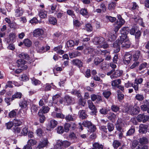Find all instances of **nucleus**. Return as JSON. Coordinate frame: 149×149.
Wrapping results in <instances>:
<instances>
[{
  "label": "nucleus",
  "mask_w": 149,
  "mask_h": 149,
  "mask_svg": "<svg viewBox=\"0 0 149 149\" xmlns=\"http://www.w3.org/2000/svg\"><path fill=\"white\" fill-rule=\"evenodd\" d=\"M129 28L127 27H124L121 29L120 30L121 36L120 38L114 43L113 46L115 47L117 45L118 47L116 50H114L115 53L118 52L120 50V47L123 48H128L130 47V43L127 38V34L129 33Z\"/></svg>",
  "instance_id": "1"
},
{
  "label": "nucleus",
  "mask_w": 149,
  "mask_h": 149,
  "mask_svg": "<svg viewBox=\"0 0 149 149\" xmlns=\"http://www.w3.org/2000/svg\"><path fill=\"white\" fill-rule=\"evenodd\" d=\"M118 19L117 22L115 23L114 24V30L115 33L118 31L119 29L125 23V20L122 18L121 16H118Z\"/></svg>",
  "instance_id": "2"
},
{
  "label": "nucleus",
  "mask_w": 149,
  "mask_h": 149,
  "mask_svg": "<svg viewBox=\"0 0 149 149\" xmlns=\"http://www.w3.org/2000/svg\"><path fill=\"white\" fill-rule=\"evenodd\" d=\"M70 145V143L67 141L58 140L54 146L55 148L56 149H60L62 146H63L65 148L67 147Z\"/></svg>",
  "instance_id": "3"
},
{
  "label": "nucleus",
  "mask_w": 149,
  "mask_h": 149,
  "mask_svg": "<svg viewBox=\"0 0 149 149\" xmlns=\"http://www.w3.org/2000/svg\"><path fill=\"white\" fill-rule=\"evenodd\" d=\"M143 81V79L142 78L136 79L134 80V82L133 86V88H134L136 93L139 91L138 84H141Z\"/></svg>",
  "instance_id": "4"
},
{
  "label": "nucleus",
  "mask_w": 149,
  "mask_h": 149,
  "mask_svg": "<svg viewBox=\"0 0 149 149\" xmlns=\"http://www.w3.org/2000/svg\"><path fill=\"white\" fill-rule=\"evenodd\" d=\"M149 118V116H145L143 114H139L138 115L136 118L137 120L139 122L142 121L143 123L147 121Z\"/></svg>",
  "instance_id": "5"
},
{
  "label": "nucleus",
  "mask_w": 149,
  "mask_h": 149,
  "mask_svg": "<svg viewBox=\"0 0 149 149\" xmlns=\"http://www.w3.org/2000/svg\"><path fill=\"white\" fill-rule=\"evenodd\" d=\"M17 66L21 68L23 70L26 69L27 68V66L26 65V62L23 59H20L17 60Z\"/></svg>",
  "instance_id": "6"
},
{
  "label": "nucleus",
  "mask_w": 149,
  "mask_h": 149,
  "mask_svg": "<svg viewBox=\"0 0 149 149\" xmlns=\"http://www.w3.org/2000/svg\"><path fill=\"white\" fill-rule=\"evenodd\" d=\"M98 54H101L102 55H104L106 56L105 60L109 61L111 59V56L109 55L110 52L106 50H100L98 52Z\"/></svg>",
  "instance_id": "7"
},
{
  "label": "nucleus",
  "mask_w": 149,
  "mask_h": 149,
  "mask_svg": "<svg viewBox=\"0 0 149 149\" xmlns=\"http://www.w3.org/2000/svg\"><path fill=\"white\" fill-rule=\"evenodd\" d=\"M105 39L102 37H95L93 40V42L94 44L101 45L104 43Z\"/></svg>",
  "instance_id": "8"
},
{
  "label": "nucleus",
  "mask_w": 149,
  "mask_h": 149,
  "mask_svg": "<svg viewBox=\"0 0 149 149\" xmlns=\"http://www.w3.org/2000/svg\"><path fill=\"white\" fill-rule=\"evenodd\" d=\"M73 99L68 95L65 96L64 97V104L69 105L73 103Z\"/></svg>",
  "instance_id": "9"
},
{
  "label": "nucleus",
  "mask_w": 149,
  "mask_h": 149,
  "mask_svg": "<svg viewBox=\"0 0 149 149\" xmlns=\"http://www.w3.org/2000/svg\"><path fill=\"white\" fill-rule=\"evenodd\" d=\"M123 73V70H116L114 72L111 76L110 77L111 79H115L121 76Z\"/></svg>",
  "instance_id": "10"
},
{
  "label": "nucleus",
  "mask_w": 149,
  "mask_h": 149,
  "mask_svg": "<svg viewBox=\"0 0 149 149\" xmlns=\"http://www.w3.org/2000/svg\"><path fill=\"white\" fill-rule=\"evenodd\" d=\"M33 35L35 37H38L42 36L44 33L43 30L41 29L38 28L33 31Z\"/></svg>",
  "instance_id": "11"
},
{
  "label": "nucleus",
  "mask_w": 149,
  "mask_h": 149,
  "mask_svg": "<svg viewBox=\"0 0 149 149\" xmlns=\"http://www.w3.org/2000/svg\"><path fill=\"white\" fill-rule=\"evenodd\" d=\"M132 58V55L129 53L126 54L124 56L123 60L124 63L126 64L129 63Z\"/></svg>",
  "instance_id": "12"
},
{
  "label": "nucleus",
  "mask_w": 149,
  "mask_h": 149,
  "mask_svg": "<svg viewBox=\"0 0 149 149\" xmlns=\"http://www.w3.org/2000/svg\"><path fill=\"white\" fill-rule=\"evenodd\" d=\"M131 112L130 114L131 115H134L137 114L139 112L140 108L137 106L135 105L133 107L132 106L131 108Z\"/></svg>",
  "instance_id": "13"
},
{
  "label": "nucleus",
  "mask_w": 149,
  "mask_h": 149,
  "mask_svg": "<svg viewBox=\"0 0 149 149\" xmlns=\"http://www.w3.org/2000/svg\"><path fill=\"white\" fill-rule=\"evenodd\" d=\"M148 126L147 125L141 124L139 126V132L142 134L145 133L147 132V128Z\"/></svg>",
  "instance_id": "14"
},
{
  "label": "nucleus",
  "mask_w": 149,
  "mask_h": 149,
  "mask_svg": "<svg viewBox=\"0 0 149 149\" xmlns=\"http://www.w3.org/2000/svg\"><path fill=\"white\" fill-rule=\"evenodd\" d=\"M48 141L47 139H44L40 142L39 145L36 147V149H40L45 147L47 144Z\"/></svg>",
  "instance_id": "15"
},
{
  "label": "nucleus",
  "mask_w": 149,
  "mask_h": 149,
  "mask_svg": "<svg viewBox=\"0 0 149 149\" xmlns=\"http://www.w3.org/2000/svg\"><path fill=\"white\" fill-rule=\"evenodd\" d=\"M107 118L111 121L112 122H114L116 119V115L114 113L110 112L107 115Z\"/></svg>",
  "instance_id": "16"
},
{
  "label": "nucleus",
  "mask_w": 149,
  "mask_h": 149,
  "mask_svg": "<svg viewBox=\"0 0 149 149\" xmlns=\"http://www.w3.org/2000/svg\"><path fill=\"white\" fill-rule=\"evenodd\" d=\"M52 116L54 118H57L61 119L65 118V115L61 113L53 112L52 113Z\"/></svg>",
  "instance_id": "17"
},
{
  "label": "nucleus",
  "mask_w": 149,
  "mask_h": 149,
  "mask_svg": "<svg viewBox=\"0 0 149 149\" xmlns=\"http://www.w3.org/2000/svg\"><path fill=\"white\" fill-rule=\"evenodd\" d=\"M107 35V38L110 41H113L116 38V36L114 33V32H109Z\"/></svg>",
  "instance_id": "18"
},
{
  "label": "nucleus",
  "mask_w": 149,
  "mask_h": 149,
  "mask_svg": "<svg viewBox=\"0 0 149 149\" xmlns=\"http://www.w3.org/2000/svg\"><path fill=\"white\" fill-rule=\"evenodd\" d=\"M58 124L57 122L54 120H52L49 123L48 127L50 129H53Z\"/></svg>",
  "instance_id": "19"
},
{
  "label": "nucleus",
  "mask_w": 149,
  "mask_h": 149,
  "mask_svg": "<svg viewBox=\"0 0 149 149\" xmlns=\"http://www.w3.org/2000/svg\"><path fill=\"white\" fill-rule=\"evenodd\" d=\"M72 62L73 65L78 66L79 67H82L83 63L80 60L77 59L73 60Z\"/></svg>",
  "instance_id": "20"
},
{
  "label": "nucleus",
  "mask_w": 149,
  "mask_h": 149,
  "mask_svg": "<svg viewBox=\"0 0 149 149\" xmlns=\"http://www.w3.org/2000/svg\"><path fill=\"white\" fill-rule=\"evenodd\" d=\"M65 118L67 121H74L76 119V118L74 116V115H72L70 114L67 115L65 117Z\"/></svg>",
  "instance_id": "21"
},
{
  "label": "nucleus",
  "mask_w": 149,
  "mask_h": 149,
  "mask_svg": "<svg viewBox=\"0 0 149 149\" xmlns=\"http://www.w3.org/2000/svg\"><path fill=\"white\" fill-rule=\"evenodd\" d=\"M49 108L47 106H44L42 107V109H40L39 112V113H47L49 110Z\"/></svg>",
  "instance_id": "22"
},
{
  "label": "nucleus",
  "mask_w": 149,
  "mask_h": 149,
  "mask_svg": "<svg viewBox=\"0 0 149 149\" xmlns=\"http://www.w3.org/2000/svg\"><path fill=\"white\" fill-rule=\"evenodd\" d=\"M148 142V140L147 138L143 137L140 138L139 141V146L140 145H145Z\"/></svg>",
  "instance_id": "23"
},
{
  "label": "nucleus",
  "mask_w": 149,
  "mask_h": 149,
  "mask_svg": "<svg viewBox=\"0 0 149 149\" xmlns=\"http://www.w3.org/2000/svg\"><path fill=\"white\" fill-rule=\"evenodd\" d=\"M87 103L88 104L89 108L91 110H97L96 108L91 100H88L87 101Z\"/></svg>",
  "instance_id": "24"
},
{
  "label": "nucleus",
  "mask_w": 149,
  "mask_h": 149,
  "mask_svg": "<svg viewBox=\"0 0 149 149\" xmlns=\"http://www.w3.org/2000/svg\"><path fill=\"white\" fill-rule=\"evenodd\" d=\"M61 97V95L56 94L52 97V103L57 104L59 98Z\"/></svg>",
  "instance_id": "25"
},
{
  "label": "nucleus",
  "mask_w": 149,
  "mask_h": 149,
  "mask_svg": "<svg viewBox=\"0 0 149 149\" xmlns=\"http://www.w3.org/2000/svg\"><path fill=\"white\" fill-rule=\"evenodd\" d=\"M69 56L71 58L76 57L77 56H80L81 53L78 51H75L72 53H70L69 54Z\"/></svg>",
  "instance_id": "26"
},
{
  "label": "nucleus",
  "mask_w": 149,
  "mask_h": 149,
  "mask_svg": "<svg viewBox=\"0 0 149 149\" xmlns=\"http://www.w3.org/2000/svg\"><path fill=\"white\" fill-rule=\"evenodd\" d=\"M22 96V94L21 93L17 92L12 95L11 100H14L16 98L20 99L21 98Z\"/></svg>",
  "instance_id": "27"
},
{
  "label": "nucleus",
  "mask_w": 149,
  "mask_h": 149,
  "mask_svg": "<svg viewBox=\"0 0 149 149\" xmlns=\"http://www.w3.org/2000/svg\"><path fill=\"white\" fill-rule=\"evenodd\" d=\"M79 113V117L81 119H84L87 118V116L85 113V110H80Z\"/></svg>",
  "instance_id": "28"
},
{
  "label": "nucleus",
  "mask_w": 149,
  "mask_h": 149,
  "mask_svg": "<svg viewBox=\"0 0 149 149\" xmlns=\"http://www.w3.org/2000/svg\"><path fill=\"white\" fill-rule=\"evenodd\" d=\"M47 11L45 10H42L39 13V15L41 18H45L47 17Z\"/></svg>",
  "instance_id": "29"
},
{
  "label": "nucleus",
  "mask_w": 149,
  "mask_h": 149,
  "mask_svg": "<svg viewBox=\"0 0 149 149\" xmlns=\"http://www.w3.org/2000/svg\"><path fill=\"white\" fill-rule=\"evenodd\" d=\"M121 144V143L118 141L116 140H114L112 143V145L114 149H117Z\"/></svg>",
  "instance_id": "30"
},
{
  "label": "nucleus",
  "mask_w": 149,
  "mask_h": 149,
  "mask_svg": "<svg viewBox=\"0 0 149 149\" xmlns=\"http://www.w3.org/2000/svg\"><path fill=\"white\" fill-rule=\"evenodd\" d=\"M102 95L106 98L108 99L111 95V93L109 90H105L103 91Z\"/></svg>",
  "instance_id": "31"
},
{
  "label": "nucleus",
  "mask_w": 149,
  "mask_h": 149,
  "mask_svg": "<svg viewBox=\"0 0 149 149\" xmlns=\"http://www.w3.org/2000/svg\"><path fill=\"white\" fill-rule=\"evenodd\" d=\"M23 13V12L21 8H17L15 10V15L17 17H19L22 15Z\"/></svg>",
  "instance_id": "32"
},
{
  "label": "nucleus",
  "mask_w": 149,
  "mask_h": 149,
  "mask_svg": "<svg viewBox=\"0 0 149 149\" xmlns=\"http://www.w3.org/2000/svg\"><path fill=\"white\" fill-rule=\"evenodd\" d=\"M78 41H77L76 43H74L73 40H70L67 42V45L68 47H71L73 46L75 44L77 45L78 44Z\"/></svg>",
  "instance_id": "33"
},
{
  "label": "nucleus",
  "mask_w": 149,
  "mask_h": 149,
  "mask_svg": "<svg viewBox=\"0 0 149 149\" xmlns=\"http://www.w3.org/2000/svg\"><path fill=\"white\" fill-rule=\"evenodd\" d=\"M20 107L22 108H26L27 105V102L26 101L23 100L21 101L19 103Z\"/></svg>",
  "instance_id": "34"
},
{
  "label": "nucleus",
  "mask_w": 149,
  "mask_h": 149,
  "mask_svg": "<svg viewBox=\"0 0 149 149\" xmlns=\"http://www.w3.org/2000/svg\"><path fill=\"white\" fill-rule=\"evenodd\" d=\"M23 43L25 46L28 47H30L32 45L31 42L28 39H25Z\"/></svg>",
  "instance_id": "35"
},
{
  "label": "nucleus",
  "mask_w": 149,
  "mask_h": 149,
  "mask_svg": "<svg viewBox=\"0 0 149 149\" xmlns=\"http://www.w3.org/2000/svg\"><path fill=\"white\" fill-rule=\"evenodd\" d=\"M132 106H129L125 107L123 109V112L129 113L130 114V112H131V108Z\"/></svg>",
  "instance_id": "36"
},
{
  "label": "nucleus",
  "mask_w": 149,
  "mask_h": 149,
  "mask_svg": "<svg viewBox=\"0 0 149 149\" xmlns=\"http://www.w3.org/2000/svg\"><path fill=\"white\" fill-rule=\"evenodd\" d=\"M133 53V58H134V60H137L139 58L140 55V52L139 51H137Z\"/></svg>",
  "instance_id": "37"
},
{
  "label": "nucleus",
  "mask_w": 149,
  "mask_h": 149,
  "mask_svg": "<svg viewBox=\"0 0 149 149\" xmlns=\"http://www.w3.org/2000/svg\"><path fill=\"white\" fill-rule=\"evenodd\" d=\"M121 83V80L120 79H117L113 81L111 83V85L112 86H116L120 84Z\"/></svg>",
  "instance_id": "38"
},
{
  "label": "nucleus",
  "mask_w": 149,
  "mask_h": 149,
  "mask_svg": "<svg viewBox=\"0 0 149 149\" xmlns=\"http://www.w3.org/2000/svg\"><path fill=\"white\" fill-rule=\"evenodd\" d=\"M38 115L39 117V120L41 123H43L45 119V117L42 113H38Z\"/></svg>",
  "instance_id": "39"
},
{
  "label": "nucleus",
  "mask_w": 149,
  "mask_h": 149,
  "mask_svg": "<svg viewBox=\"0 0 149 149\" xmlns=\"http://www.w3.org/2000/svg\"><path fill=\"white\" fill-rule=\"evenodd\" d=\"M16 37L15 34L13 33H10L8 36L9 38L12 42H13L15 41Z\"/></svg>",
  "instance_id": "40"
},
{
  "label": "nucleus",
  "mask_w": 149,
  "mask_h": 149,
  "mask_svg": "<svg viewBox=\"0 0 149 149\" xmlns=\"http://www.w3.org/2000/svg\"><path fill=\"white\" fill-rule=\"evenodd\" d=\"M103 59L98 57H96L94 59V64L95 65H98L103 61Z\"/></svg>",
  "instance_id": "41"
},
{
  "label": "nucleus",
  "mask_w": 149,
  "mask_h": 149,
  "mask_svg": "<svg viewBox=\"0 0 149 149\" xmlns=\"http://www.w3.org/2000/svg\"><path fill=\"white\" fill-rule=\"evenodd\" d=\"M49 23L53 25L56 24L57 21L56 19L54 17H50L49 19Z\"/></svg>",
  "instance_id": "42"
},
{
  "label": "nucleus",
  "mask_w": 149,
  "mask_h": 149,
  "mask_svg": "<svg viewBox=\"0 0 149 149\" xmlns=\"http://www.w3.org/2000/svg\"><path fill=\"white\" fill-rule=\"evenodd\" d=\"M88 132H94L96 130V127L95 125L92 124L88 128Z\"/></svg>",
  "instance_id": "43"
},
{
  "label": "nucleus",
  "mask_w": 149,
  "mask_h": 149,
  "mask_svg": "<svg viewBox=\"0 0 149 149\" xmlns=\"http://www.w3.org/2000/svg\"><path fill=\"white\" fill-rule=\"evenodd\" d=\"M93 147H95L97 149H102L103 146L102 144H100L98 143H95L93 144Z\"/></svg>",
  "instance_id": "44"
},
{
  "label": "nucleus",
  "mask_w": 149,
  "mask_h": 149,
  "mask_svg": "<svg viewBox=\"0 0 149 149\" xmlns=\"http://www.w3.org/2000/svg\"><path fill=\"white\" fill-rule=\"evenodd\" d=\"M31 82L35 86L41 83L40 81L34 78H33L31 79Z\"/></svg>",
  "instance_id": "45"
},
{
  "label": "nucleus",
  "mask_w": 149,
  "mask_h": 149,
  "mask_svg": "<svg viewBox=\"0 0 149 149\" xmlns=\"http://www.w3.org/2000/svg\"><path fill=\"white\" fill-rule=\"evenodd\" d=\"M116 6V3L113 2L109 4L108 8L109 10H113L114 9Z\"/></svg>",
  "instance_id": "46"
},
{
  "label": "nucleus",
  "mask_w": 149,
  "mask_h": 149,
  "mask_svg": "<svg viewBox=\"0 0 149 149\" xmlns=\"http://www.w3.org/2000/svg\"><path fill=\"white\" fill-rule=\"evenodd\" d=\"M19 57L21 58H24L26 59H28L29 58V55L26 53H22L19 54Z\"/></svg>",
  "instance_id": "47"
},
{
  "label": "nucleus",
  "mask_w": 149,
  "mask_h": 149,
  "mask_svg": "<svg viewBox=\"0 0 149 149\" xmlns=\"http://www.w3.org/2000/svg\"><path fill=\"white\" fill-rule=\"evenodd\" d=\"M111 109L112 111L116 112L118 111L120 109L119 107L115 105H112L111 106Z\"/></svg>",
  "instance_id": "48"
},
{
  "label": "nucleus",
  "mask_w": 149,
  "mask_h": 149,
  "mask_svg": "<svg viewBox=\"0 0 149 149\" xmlns=\"http://www.w3.org/2000/svg\"><path fill=\"white\" fill-rule=\"evenodd\" d=\"M135 129L134 128H131L127 131V136H130L132 134L135 132Z\"/></svg>",
  "instance_id": "49"
},
{
  "label": "nucleus",
  "mask_w": 149,
  "mask_h": 149,
  "mask_svg": "<svg viewBox=\"0 0 149 149\" xmlns=\"http://www.w3.org/2000/svg\"><path fill=\"white\" fill-rule=\"evenodd\" d=\"M16 115V112L14 110H13L10 112L8 114V116L10 118L14 117Z\"/></svg>",
  "instance_id": "50"
},
{
  "label": "nucleus",
  "mask_w": 149,
  "mask_h": 149,
  "mask_svg": "<svg viewBox=\"0 0 149 149\" xmlns=\"http://www.w3.org/2000/svg\"><path fill=\"white\" fill-rule=\"evenodd\" d=\"M90 121L86 120L83 122L82 124L85 127L88 128L91 125H92Z\"/></svg>",
  "instance_id": "51"
},
{
  "label": "nucleus",
  "mask_w": 149,
  "mask_h": 149,
  "mask_svg": "<svg viewBox=\"0 0 149 149\" xmlns=\"http://www.w3.org/2000/svg\"><path fill=\"white\" fill-rule=\"evenodd\" d=\"M135 98L136 100L141 101L143 100L144 99L143 95L140 94H137L135 96Z\"/></svg>",
  "instance_id": "52"
},
{
  "label": "nucleus",
  "mask_w": 149,
  "mask_h": 149,
  "mask_svg": "<svg viewBox=\"0 0 149 149\" xmlns=\"http://www.w3.org/2000/svg\"><path fill=\"white\" fill-rule=\"evenodd\" d=\"M28 143L31 146H33L36 144L37 143V141L34 139H31L28 140Z\"/></svg>",
  "instance_id": "53"
},
{
  "label": "nucleus",
  "mask_w": 149,
  "mask_h": 149,
  "mask_svg": "<svg viewBox=\"0 0 149 149\" xmlns=\"http://www.w3.org/2000/svg\"><path fill=\"white\" fill-rule=\"evenodd\" d=\"M21 80L23 81H27L29 80V77L26 74H23L21 77Z\"/></svg>",
  "instance_id": "54"
},
{
  "label": "nucleus",
  "mask_w": 149,
  "mask_h": 149,
  "mask_svg": "<svg viewBox=\"0 0 149 149\" xmlns=\"http://www.w3.org/2000/svg\"><path fill=\"white\" fill-rule=\"evenodd\" d=\"M93 29L92 26L90 24H87L86 25V29L88 31H91Z\"/></svg>",
  "instance_id": "55"
},
{
  "label": "nucleus",
  "mask_w": 149,
  "mask_h": 149,
  "mask_svg": "<svg viewBox=\"0 0 149 149\" xmlns=\"http://www.w3.org/2000/svg\"><path fill=\"white\" fill-rule=\"evenodd\" d=\"M13 123L17 126H19L22 123V122L19 120L15 119L14 120Z\"/></svg>",
  "instance_id": "56"
},
{
  "label": "nucleus",
  "mask_w": 149,
  "mask_h": 149,
  "mask_svg": "<svg viewBox=\"0 0 149 149\" xmlns=\"http://www.w3.org/2000/svg\"><path fill=\"white\" fill-rule=\"evenodd\" d=\"M28 132V129L27 127H25L23 129L21 132V134L25 136L27 135Z\"/></svg>",
  "instance_id": "57"
},
{
  "label": "nucleus",
  "mask_w": 149,
  "mask_h": 149,
  "mask_svg": "<svg viewBox=\"0 0 149 149\" xmlns=\"http://www.w3.org/2000/svg\"><path fill=\"white\" fill-rule=\"evenodd\" d=\"M57 132L59 134H62L64 132V130L62 126H60L57 128Z\"/></svg>",
  "instance_id": "58"
},
{
  "label": "nucleus",
  "mask_w": 149,
  "mask_h": 149,
  "mask_svg": "<svg viewBox=\"0 0 149 149\" xmlns=\"http://www.w3.org/2000/svg\"><path fill=\"white\" fill-rule=\"evenodd\" d=\"M148 65V64L146 62L141 64L139 67V70H141L142 69L145 68Z\"/></svg>",
  "instance_id": "59"
},
{
  "label": "nucleus",
  "mask_w": 149,
  "mask_h": 149,
  "mask_svg": "<svg viewBox=\"0 0 149 149\" xmlns=\"http://www.w3.org/2000/svg\"><path fill=\"white\" fill-rule=\"evenodd\" d=\"M117 92L118 93V98L119 100H121L123 99L124 95L123 94H120V91H117Z\"/></svg>",
  "instance_id": "60"
},
{
  "label": "nucleus",
  "mask_w": 149,
  "mask_h": 149,
  "mask_svg": "<svg viewBox=\"0 0 149 149\" xmlns=\"http://www.w3.org/2000/svg\"><path fill=\"white\" fill-rule=\"evenodd\" d=\"M141 109L143 111H146L149 109V105L144 104L141 106Z\"/></svg>",
  "instance_id": "61"
},
{
  "label": "nucleus",
  "mask_w": 149,
  "mask_h": 149,
  "mask_svg": "<svg viewBox=\"0 0 149 149\" xmlns=\"http://www.w3.org/2000/svg\"><path fill=\"white\" fill-rule=\"evenodd\" d=\"M107 127L108 130L109 132H111L113 131L114 128L113 125L110 123H108Z\"/></svg>",
  "instance_id": "62"
},
{
  "label": "nucleus",
  "mask_w": 149,
  "mask_h": 149,
  "mask_svg": "<svg viewBox=\"0 0 149 149\" xmlns=\"http://www.w3.org/2000/svg\"><path fill=\"white\" fill-rule=\"evenodd\" d=\"M118 55L117 54H115L113 59V63H117V62L118 61Z\"/></svg>",
  "instance_id": "63"
},
{
  "label": "nucleus",
  "mask_w": 149,
  "mask_h": 149,
  "mask_svg": "<svg viewBox=\"0 0 149 149\" xmlns=\"http://www.w3.org/2000/svg\"><path fill=\"white\" fill-rule=\"evenodd\" d=\"M106 17L108 19L110 22H114L116 20V18L115 17L111 16H106Z\"/></svg>",
  "instance_id": "64"
}]
</instances>
